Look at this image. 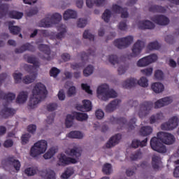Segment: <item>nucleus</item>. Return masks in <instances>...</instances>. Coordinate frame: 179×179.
I'll list each match as a JSON object with an SVG mask.
<instances>
[{"mask_svg": "<svg viewBox=\"0 0 179 179\" xmlns=\"http://www.w3.org/2000/svg\"><path fill=\"white\" fill-rule=\"evenodd\" d=\"M153 132V128L150 126H143L139 131V134L141 136H149Z\"/></svg>", "mask_w": 179, "mask_h": 179, "instance_id": "nucleus-34", "label": "nucleus"}, {"mask_svg": "<svg viewBox=\"0 0 179 179\" xmlns=\"http://www.w3.org/2000/svg\"><path fill=\"white\" fill-rule=\"evenodd\" d=\"M80 57L81 58V61H83L82 64H71L72 69L76 70V69H80V68H83V66H85V64H86V62L89 59V55H87L85 52H83L80 55Z\"/></svg>", "mask_w": 179, "mask_h": 179, "instance_id": "nucleus-24", "label": "nucleus"}, {"mask_svg": "<svg viewBox=\"0 0 179 179\" xmlns=\"http://www.w3.org/2000/svg\"><path fill=\"white\" fill-rule=\"evenodd\" d=\"M45 97H47L45 85L41 83H36L32 90V96L29 100V107L36 108Z\"/></svg>", "mask_w": 179, "mask_h": 179, "instance_id": "nucleus-3", "label": "nucleus"}, {"mask_svg": "<svg viewBox=\"0 0 179 179\" xmlns=\"http://www.w3.org/2000/svg\"><path fill=\"white\" fill-rule=\"evenodd\" d=\"M96 94L98 99L103 100V101H107L108 99H115L118 94L113 90L110 89V87L107 84H103L98 87L96 90Z\"/></svg>", "mask_w": 179, "mask_h": 179, "instance_id": "nucleus-6", "label": "nucleus"}, {"mask_svg": "<svg viewBox=\"0 0 179 179\" xmlns=\"http://www.w3.org/2000/svg\"><path fill=\"white\" fill-rule=\"evenodd\" d=\"M83 106L78 105L76 106L77 110L79 111H90L92 110V102L89 100L83 101Z\"/></svg>", "mask_w": 179, "mask_h": 179, "instance_id": "nucleus-26", "label": "nucleus"}, {"mask_svg": "<svg viewBox=\"0 0 179 179\" xmlns=\"http://www.w3.org/2000/svg\"><path fill=\"white\" fill-rule=\"evenodd\" d=\"M161 120H164V115H163V113H159L150 117V124H155V122H159Z\"/></svg>", "mask_w": 179, "mask_h": 179, "instance_id": "nucleus-43", "label": "nucleus"}, {"mask_svg": "<svg viewBox=\"0 0 179 179\" xmlns=\"http://www.w3.org/2000/svg\"><path fill=\"white\" fill-rule=\"evenodd\" d=\"M111 11L110 9H106L103 13L102 14V19L106 22V23H108L110 22V19H111Z\"/></svg>", "mask_w": 179, "mask_h": 179, "instance_id": "nucleus-46", "label": "nucleus"}, {"mask_svg": "<svg viewBox=\"0 0 179 179\" xmlns=\"http://www.w3.org/2000/svg\"><path fill=\"white\" fill-rule=\"evenodd\" d=\"M155 61H157V55L152 54L140 59L137 62V66H148V65H150V64L155 62Z\"/></svg>", "mask_w": 179, "mask_h": 179, "instance_id": "nucleus-18", "label": "nucleus"}, {"mask_svg": "<svg viewBox=\"0 0 179 179\" xmlns=\"http://www.w3.org/2000/svg\"><path fill=\"white\" fill-rule=\"evenodd\" d=\"M85 5L89 9H93L94 5L96 6V0H85Z\"/></svg>", "mask_w": 179, "mask_h": 179, "instance_id": "nucleus-58", "label": "nucleus"}, {"mask_svg": "<svg viewBox=\"0 0 179 179\" xmlns=\"http://www.w3.org/2000/svg\"><path fill=\"white\" fill-rule=\"evenodd\" d=\"M145 48V42L138 40L131 48V53L127 55L128 59L131 58H138L141 57L142 50Z\"/></svg>", "mask_w": 179, "mask_h": 179, "instance_id": "nucleus-13", "label": "nucleus"}, {"mask_svg": "<svg viewBox=\"0 0 179 179\" xmlns=\"http://www.w3.org/2000/svg\"><path fill=\"white\" fill-rule=\"evenodd\" d=\"M131 43H134V36H128L124 38L116 39L114 41V45L117 47V48H119V50H122L129 47Z\"/></svg>", "mask_w": 179, "mask_h": 179, "instance_id": "nucleus-14", "label": "nucleus"}, {"mask_svg": "<svg viewBox=\"0 0 179 179\" xmlns=\"http://www.w3.org/2000/svg\"><path fill=\"white\" fill-rule=\"evenodd\" d=\"M135 171H136V167H133V168H129L128 169H127L126 171V174L127 177H131L133 175L135 174Z\"/></svg>", "mask_w": 179, "mask_h": 179, "instance_id": "nucleus-61", "label": "nucleus"}, {"mask_svg": "<svg viewBox=\"0 0 179 179\" xmlns=\"http://www.w3.org/2000/svg\"><path fill=\"white\" fill-rule=\"evenodd\" d=\"M86 24H87V20L83 19V18H80L77 23L78 27H80V28L85 27Z\"/></svg>", "mask_w": 179, "mask_h": 179, "instance_id": "nucleus-57", "label": "nucleus"}, {"mask_svg": "<svg viewBox=\"0 0 179 179\" xmlns=\"http://www.w3.org/2000/svg\"><path fill=\"white\" fill-rule=\"evenodd\" d=\"M147 143H148V138H145L142 141L138 139H134L132 141L131 146L132 148H139V146H141V148H143V146H146Z\"/></svg>", "mask_w": 179, "mask_h": 179, "instance_id": "nucleus-39", "label": "nucleus"}, {"mask_svg": "<svg viewBox=\"0 0 179 179\" xmlns=\"http://www.w3.org/2000/svg\"><path fill=\"white\" fill-rule=\"evenodd\" d=\"M23 75L22 73H15L13 75L15 83H20L22 82V76Z\"/></svg>", "mask_w": 179, "mask_h": 179, "instance_id": "nucleus-55", "label": "nucleus"}, {"mask_svg": "<svg viewBox=\"0 0 179 179\" xmlns=\"http://www.w3.org/2000/svg\"><path fill=\"white\" fill-rule=\"evenodd\" d=\"M6 79H8V75L6 73H3L0 75V86L3 83ZM16 99V94L13 92H8L5 94L3 91L0 90V100H5L7 104L12 103L13 100Z\"/></svg>", "mask_w": 179, "mask_h": 179, "instance_id": "nucleus-10", "label": "nucleus"}, {"mask_svg": "<svg viewBox=\"0 0 179 179\" xmlns=\"http://www.w3.org/2000/svg\"><path fill=\"white\" fill-rule=\"evenodd\" d=\"M35 50L34 46L31 45L30 43H26L21 48L15 49V54H22L24 52V51H35Z\"/></svg>", "mask_w": 179, "mask_h": 179, "instance_id": "nucleus-28", "label": "nucleus"}, {"mask_svg": "<svg viewBox=\"0 0 179 179\" xmlns=\"http://www.w3.org/2000/svg\"><path fill=\"white\" fill-rule=\"evenodd\" d=\"M62 20V15L58 13L47 14L43 19L37 23V27L50 29V27H52L54 24H57Z\"/></svg>", "mask_w": 179, "mask_h": 179, "instance_id": "nucleus-5", "label": "nucleus"}, {"mask_svg": "<svg viewBox=\"0 0 179 179\" xmlns=\"http://www.w3.org/2000/svg\"><path fill=\"white\" fill-rule=\"evenodd\" d=\"M166 8L162 6L152 5L149 7V12H152L153 13H165Z\"/></svg>", "mask_w": 179, "mask_h": 179, "instance_id": "nucleus-36", "label": "nucleus"}, {"mask_svg": "<svg viewBox=\"0 0 179 179\" xmlns=\"http://www.w3.org/2000/svg\"><path fill=\"white\" fill-rule=\"evenodd\" d=\"M15 24V21H10L8 22V29L10 30V33L11 34H19L20 33V27L17 26H14Z\"/></svg>", "mask_w": 179, "mask_h": 179, "instance_id": "nucleus-38", "label": "nucleus"}, {"mask_svg": "<svg viewBox=\"0 0 179 179\" xmlns=\"http://www.w3.org/2000/svg\"><path fill=\"white\" fill-rule=\"evenodd\" d=\"M41 43H43V39H39L38 41H36V44L39 45L38 50H40L42 52L45 53V56L42 57L43 59L50 61L51 56H50V54H51V50H50V47H48V45H47L40 44Z\"/></svg>", "mask_w": 179, "mask_h": 179, "instance_id": "nucleus-19", "label": "nucleus"}, {"mask_svg": "<svg viewBox=\"0 0 179 179\" xmlns=\"http://www.w3.org/2000/svg\"><path fill=\"white\" fill-rule=\"evenodd\" d=\"M112 10L115 13H121V17L122 19H127L129 16L128 9L127 8H122V7L118 6V4H113L112 6Z\"/></svg>", "mask_w": 179, "mask_h": 179, "instance_id": "nucleus-21", "label": "nucleus"}, {"mask_svg": "<svg viewBox=\"0 0 179 179\" xmlns=\"http://www.w3.org/2000/svg\"><path fill=\"white\" fill-rule=\"evenodd\" d=\"M57 31L59 33L48 31V30H41V33L43 37H50L52 40H62V38H65V35L66 34V26L65 24H59L57 27Z\"/></svg>", "mask_w": 179, "mask_h": 179, "instance_id": "nucleus-7", "label": "nucleus"}, {"mask_svg": "<svg viewBox=\"0 0 179 179\" xmlns=\"http://www.w3.org/2000/svg\"><path fill=\"white\" fill-rule=\"evenodd\" d=\"M57 152H58V150L55 147H52L43 155V157L45 160H48L54 157Z\"/></svg>", "mask_w": 179, "mask_h": 179, "instance_id": "nucleus-40", "label": "nucleus"}, {"mask_svg": "<svg viewBox=\"0 0 179 179\" xmlns=\"http://www.w3.org/2000/svg\"><path fill=\"white\" fill-rule=\"evenodd\" d=\"M108 59L112 65H118L119 67L117 69V72L120 75H124L127 70L128 69V66L127 65H123L120 62V59L115 55H110L108 57Z\"/></svg>", "mask_w": 179, "mask_h": 179, "instance_id": "nucleus-16", "label": "nucleus"}, {"mask_svg": "<svg viewBox=\"0 0 179 179\" xmlns=\"http://www.w3.org/2000/svg\"><path fill=\"white\" fill-rule=\"evenodd\" d=\"M75 173V171L73 170V168H67L66 171L62 174L61 177L63 179H68L69 177H71L73 173Z\"/></svg>", "mask_w": 179, "mask_h": 179, "instance_id": "nucleus-45", "label": "nucleus"}, {"mask_svg": "<svg viewBox=\"0 0 179 179\" xmlns=\"http://www.w3.org/2000/svg\"><path fill=\"white\" fill-rule=\"evenodd\" d=\"M30 134H23L22 136V145H26V143H27V142H29V139H30Z\"/></svg>", "mask_w": 179, "mask_h": 179, "instance_id": "nucleus-63", "label": "nucleus"}, {"mask_svg": "<svg viewBox=\"0 0 179 179\" xmlns=\"http://www.w3.org/2000/svg\"><path fill=\"white\" fill-rule=\"evenodd\" d=\"M151 20L159 24V26H167L169 23H170V20L169 17L163 15H158L151 17Z\"/></svg>", "mask_w": 179, "mask_h": 179, "instance_id": "nucleus-20", "label": "nucleus"}, {"mask_svg": "<svg viewBox=\"0 0 179 179\" xmlns=\"http://www.w3.org/2000/svg\"><path fill=\"white\" fill-rule=\"evenodd\" d=\"M29 97V93L26 91H22L19 93L16 99V103L18 104H24L27 101V98Z\"/></svg>", "mask_w": 179, "mask_h": 179, "instance_id": "nucleus-31", "label": "nucleus"}, {"mask_svg": "<svg viewBox=\"0 0 179 179\" xmlns=\"http://www.w3.org/2000/svg\"><path fill=\"white\" fill-rule=\"evenodd\" d=\"M120 141H121V134H117L110 138L108 142L106 143V148H113V146L118 145V143H120Z\"/></svg>", "mask_w": 179, "mask_h": 179, "instance_id": "nucleus-27", "label": "nucleus"}, {"mask_svg": "<svg viewBox=\"0 0 179 179\" xmlns=\"http://www.w3.org/2000/svg\"><path fill=\"white\" fill-rule=\"evenodd\" d=\"M48 146V144L47 141L41 140L38 141L34 145L33 147H31L30 150V156L32 157H37V156H40V155L45 153Z\"/></svg>", "mask_w": 179, "mask_h": 179, "instance_id": "nucleus-9", "label": "nucleus"}, {"mask_svg": "<svg viewBox=\"0 0 179 179\" xmlns=\"http://www.w3.org/2000/svg\"><path fill=\"white\" fill-rule=\"evenodd\" d=\"M130 107H135L136 113H137L140 118H143L149 114V111L153 108V102L144 101L138 107V101L130 100L128 103Z\"/></svg>", "mask_w": 179, "mask_h": 179, "instance_id": "nucleus-4", "label": "nucleus"}, {"mask_svg": "<svg viewBox=\"0 0 179 179\" xmlns=\"http://www.w3.org/2000/svg\"><path fill=\"white\" fill-rule=\"evenodd\" d=\"M152 164L154 170H159L162 167V158L158 155H153Z\"/></svg>", "mask_w": 179, "mask_h": 179, "instance_id": "nucleus-33", "label": "nucleus"}, {"mask_svg": "<svg viewBox=\"0 0 179 179\" xmlns=\"http://www.w3.org/2000/svg\"><path fill=\"white\" fill-rule=\"evenodd\" d=\"M178 127V117L177 116H173L168 122L163 123L161 125V129L162 131H173V129H176V128Z\"/></svg>", "mask_w": 179, "mask_h": 179, "instance_id": "nucleus-17", "label": "nucleus"}, {"mask_svg": "<svg viewBox=\"0 0 179 179\" xmlns=\"http://www.w3.org/2000/svg\"><path fill=\"white\" fill-rule=\"evenodd\" d=\"M66 153L69 156H74L77 159H78V157H80V156L82 155V152L80 151V149H79L78 148H74L73 149L69 148L66 150Z\"/></svg>", "mask_w": 179, "mask_h": 179, "instance_id": "nucleus-35", "label": "nucleus"}, {"mask_svg": "<svg viewBox=\"0 0 179 179\" xmlns=\"http://www.w3.org/2000/svg\"><path fill=\"white\" fill-rule=\"evenodd\" d=\"M121 103V101L116 99L113 101H111L108 106L106 107V113H113L118 106H120V103Z\"/></svg>", "mask_w": 179, "mask_h": 179, "instance_id": "nucleus-32", "label": "nucleus"}, {"mask_svg": "<svg viewBox=\"0 0 179 179\" xmlns=\"http://www.w3.org/2000/svg\"><path fill=\"white\" fill-rule=\"evenodd\" d=\"M3 107L4 108L1 110V114L4 118H8V117H10V115H14L16 113L15 109L8 108V104H4Z\"/></svg>", "mask_w": 179, "mask_h": 179, "instance_id": "nucleus-29", "label": "nucleus"}, {"mask_svg": "<svg viewBox=\"0 0 179 179\" xmlns=\"http://www.w3.org/2000/svg\"><path fill=\"white\" fill-rule=\"evenodd\" d=\"M155 77L157 80H162L164 78L163 71H162L161 70L156 71L155 73Z\"/></svg>", "mask_w": 179, "mask_h": 179, "instance_id": "nucleus-60", "label": "nucleus"}, {"mask_svg": "<svg viewBox=\"0 0 179 179\" xmlns=\"http://www.w3.org/2000/svg\"><path fill=\"white\" fill-rule=\"evenodd\" d=\"M142 157V152L141 150L137 151L135 154L131 155L130 157L131 160H138Z\"/></svg>", "mask_w": 179, "mask_h": 179, "instance_id": "nucleus-59", "label": "nucleus"}, {"mask_svg": "<svg viewBox=\"0 0 179 179\" xmlns=\"http://www.w3.org/2000/svg\"><path fill=\"white\" fill-rule=\"evenodd\" d=\"M136 85L141 86V87H148V86H149V80L145 77H141L139 80L131 78L123 82L122 86L124 89H131V87H134V86H136Z\"/></svg>", "mask_w": 179, "mask_h": 179, "instance_id": "nucleus-8", "label": "nucleus"}, {"mask_svg": "<svg viewBox=\"0 0 179 179\" xmlns=\"http://www.w3.org/2000/svg\"><path fill=\"white\" fill-rule=\"evenodd\" d=\"M141 73H143V75H145V76H150V75L153 73V68L150 67L145 69H142L141 70Z\"/></svg>", "mask_w": 179, "mask_h": 179, "instance_id": "nucleus-54", "label": "nucleus"}, {"mask_svg": "<svg viewBox=\"0 0 179 179\" xmlns=\"http://www.w3.org/2000/svg\"><path fill=\"white\" fill-rule=\"evenodd\" d=\"M95 115L98 120H101L104 117V112L101 109H98L95 112Z\"/></svg>", "mask_w": 179, "mask_h": 179, "instance_id": "nucleus-62", "label": "nucleus"}, {"mask_svg": "<svg viewBox=\"0 0 179 179\" xmlns=\"http://www.w3.org/2000/svg\"><path fill=\"white\" fill-rule=\"evenodd\" d=\"M67 137L71 139H82L83 138V134L80 131H71L67 134Z\"/></svg>", "mask_w": 179, "mask_h": 179, "instance_id": "nucleus-44", "label": "nucleus"}, {"mask_svg": "<svg viewBox=\"0 0 179 179\" xmlns=\"http://www.w3.org/2000/svg\"><path fill=\"white\" fill-rule=\"evenodd\" d=\"M77 162L78 159L67 157L64 153H61L57 155V166H62L63 167H65V166H68L69 164H76Z\"/></svg>", "mask_w": 179, "mask_h": 179, "instance_id": "nucleus-15", "label": "nucleus"}, {"mask_svg": "<svg viewBox=\"0 0 179 179\" xmlns=\"http://www.w3.org/2000/svg\"><path fill=\"white\" fill-rule=\"evenodd\" d=\"M24 173L28 176H34L37 173L36 168L29 167L24 170Z\"/></svg>", "mask_w": 179, "mask_h": 179, "instance_id": "nucleus-52", "label": "nucleus"}, {"mask_svg": "<svg viewBox=\"0 0 179 179\" xmlns=\"http://www.w3.org/2000/svg\"><path fill=\"white\" fill-rule=\"evenodd\" d=\"M171 103H173V98H171V96L165 97L155 103V108H161V107L169 106V104H171Z\"/></svg>", "mask_w": 179, "mask_h": 179, "instance_id": "nucleus-23", "label": "nucleus"}, {"mask_svg": "<svg viewBox=\"0 0 179 179\" xmlns=\"http://www.w3.org/2000/svg\"><path fill=\"white\" fill-rule=\"evenodd\" d=\"M159 48H160V44L157 41L151 42L148 45V49L150 50H159Z\"/></svg>", "mask_w": 179, "mask_h": 179, "instance_id": "nucleus-50", "label": "nucleus"}, {"mask_svg": "<svg viewBox=\"0 0 179 179\" xmlns=\"http://www.w3.org/2000/svg\"><path fill=\"white\" fill-rule=\"evenodd\" d=\"M137 26L141 30H152V29H155V24L149 20L137 21Z\"/></svg>", "mask_w": 179, "mask_h": 179, "instance_id": "nucleus-22", "label": "nucleus"}, {"mask_svg": "<svg viewBox=\"0 0 179 179\" xmlns=\"http://www.w3.org/2000/svg\"><path fill=\"white\" fill-rule=\"evenodd\" d=\"M102 171L103 174H111V171H113V166L110 164H105L102 168Z\"/></svg>", "mask_w": 179, "mask_h": 179, "instance_id": "nucleus-48", "label": "nucleus"}, {"mask_svg": "<svg viewBox=\"0 0 179 179\" xmlns=\"http://www.w3.org/2000/svg\"><path fill=\"white\" fill-rule=\"evenodd\" d=\"M56 108H58V105L55 103H50L47 106V110L48 111H55Z\"/></svg>", "mask_w": 179, "mask_h": 179, "instance_id": "nucleus-64", "label": "nucleus"}, {"mask_svg": "<svg viewBox=\"0 0 179 179\" xmlns=\"http://www.w3.org/2000/svg\"><path fill=\"white\" fill-rule=\"evenodd\" d=\"M175 142L176 137H174V135L170 133L160 131L157 134V137L151 138L150 146L152 150L158 152V153H166L167 148H166V145H164L163 143L165 145H173Z\"/></svg>", "mask_w": 179, "mask_h": 179, "instance_id": "nucleus-1", "label": "nucleus"}, {"mask_svg": "<svg viewBox=\"0 0 179 179\" xmlns=\"http://www.w3.org/2000/svg\"><path fill=\"white\" fill-rule=\"evenodd\" d=\"M78 17V12L75 10L68 9L63 14L64 20H69V19H76Z\"/></svg>", "mask_w": 179, "mask_h": 179, "instance_id": "nucleus-25", "label": "nucleus"}, {"mask_svg": "<svg viewBox=\"0 0 179 179\" xmlns=\"http://www.w3.org/2000/svg\"><path fill=\"white\" fill-rule=\"evenodd\" d=\"M83 38L90 40V41H94V35L90 34L89 30H85L83 35Z\"/></svg>", "mask_w": 179, "mask_h": 179, "instance_id": "nucleus-51", "label": "nucleus"}, {"mask_svg": "<svg viewBox=\"0 0 179 179\" xmlns=\"http://www.w3.org/2000/svg\"><path fill=\"white\" fill-rule=\"evenodd\" d=\"M94 69V68L92 65H89L88 66H87L83 71L84 76H90V75L93 73Z\"/></svg>", "mask_w": 179, "mask_h": 179, "instance_id": "nucleus-49", "label": "nucleus"}, {"mask_svg": "<svg viewBox=\"0 0 179 179\" xmlns=\"http://www.w3.org/2000/svg\"><path fill=\"white\" fill-rule=\"evenodd\" d=\"M9 17L11 19H22V17H23V13L11 11L9 13Z\"/></svg>", "mask_w": 179, "mask_h": 179, "instance_id": "nucleus-47", "label": "nucleus"}, {"mask_svg": "<svg viewBox=\"0 0 179 179\" xmlns=\"http://www.w3.org/2000/svg\"><path fill=\"white\" fill-rule=\"evenodd\" d=\"M151 89L155 93H162L164 90V85L160 83H155L152 85Z\"/></svg>", "mask_w": 179, "mask_h": 179, "instance_id": "nucleus-41", "label": "nucleus"}, {"mask_svg": "<svg viewBox=\"0 0 179 179\" xmlns=\"http://www.w3.org/2000/svg\"><path fill=\"white\" fill-rule=\"evenodd\" d=\"M7 163L8 164L13 166L16 171H19L20 170V162H19L17 159H15L13 157L8 158L7 159Z\"/></svg>", "mask_w": 179, "mask_h": 179, "instance_id": "nucleus-37", "label": "nucleus"}, {"mask_svg": "<svg viewBox=\"0 0 179 179\" xmlns=\"http://www.w3.org/2000/svg\"><path fill=\"white\" fill-rule=\"evenodd\" d=\"M61 71L58 69L57 67H52L50 71V76H52L53 78H57L58 75H59V73Z\"/></svg>", "mask_w": 179, "mask_h": 179, "instance_id": "nucleus-53", "label": "nucleus"}, {"mask_svg": "<svg viewBox=\"0 0 179 179\" xmlns=\"http://www.w3.org/2000/svg\"><path fill=\"white\" fill-rule=\"evenodd\" d=\"M110 122L112 124H118L120 127H121L120 129L122 128H128V129H134L135 128L136 125L135 123L136 122V118L134 117L132 118L129 123H127V119L124 117L117 118L112 117H110Z\"/></svg>", "mask_w": 179, "mask_h": 179, "instance_id": "nucleus-12", "label": "nucleus"}, {"mask_svg": "<svg viewBox=\"0 0 179 179\" xmlns=\"http://www.w3.org/2000/svg\"><path fill=\"white\" fill-rule=\"evenodd\" d=\"M77 120V121H86L89 116L86 113L74 112L72 115H67L66 118V128H71L73 125V120Z\"/></svg>", "mask_w": 179, "mask_h": 179, "instance_id": "nucleus-11", "label": "nucleus"}, {"mask_svg": "<svg viewBox=\"0 0 179 179\" xmlns=\"http://www.w3.org/2000/svg\"><path fill=\"white\" fill-rule=\"evenodd\" d=\"M3 1L8 2L10 0H0V19L5 17L9 10V6L8 4H2Z\"/></svg>", "mask_w": 179, "mask_h": 179, "instance_id": "nucleus-30", "label": "nucleus"}, {"mask_svg": "<svg viewBox=\"0 0 179 179\" xmlns=\"http://www.w3.org/2000/svg\"><path fill=\"white\" fill-rule=\"evenodd\" d=\"M107 3V0H95V6L98 8H103V6H106Z\"/></svg>", "mask_w": 179, "mask_h": 179, "instance_id": "nucleus-56", "label": "nucleus"}, {"mask_svg": "<svg viewBox=\"0 0 179 179\" xmlns=\"http://www.w3.org/2000/svg\"><path fill=\"white\" fill-rule=\"evenodd\" d=\"M24 58L29 64H33V66L29 64L24 66L26 71H27L30 76H25L22 79V82L26 85H29L36 80L37 78V71H38V68H40V63L37 61V59L33 56L25 55Z\"/></svg>", "mask_w": 179, "mask_h": 179, "instance_id": "nucleus-2", "label": "nucleus"}, {"mask_svg": "<svg viewBox=\"0 0 179 179\" xmlns=\"http://www.w3.org/2000/svg\"><path fill=\"white\" fill-rule=\"evenodd\" d=\"M42 177L44 179H55V172L51 169H47L43 172Z\"/></svg>", "mask_w": 179, "mask_h": 179, "instance_id": "nucleus-42", "label": "nucleus"}]
</instances>
